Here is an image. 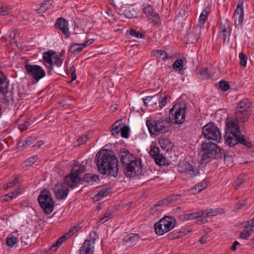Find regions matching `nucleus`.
<instances>
[{
	"mask_svg": "<svg viewBox=\"0 0 254 254\" xmlns=\"http://www.w3.org/2000/svg\"><path fill=\"white\" fill-rule=\"evenodd\" d=\"M95 162L101 174L115 177L118 175V160L111 151L103 149L99 151L96 155Z\"/></svg>",
	"mask_w": 254,
	"mask_h": 254,
	"instance_id": "f257e3e1",
	"label": "nucleus"
},
{
	"mask_svg": "<svg viewBox=\"0 0 254 254\" xmlns=\"http://www.w3.org/2000/svg\"><path fill=\"white\" fill-rule=\"evenodd\" d=\"M239 121L231 117L228 118L226 121L227 131L225 137V143L233 146L241 143L248 148L252 146V143L244 137L240 130L238 124Z\"/></svg>",
	"mask_w": 254,
	"mask_h": 254,
	"instance_id": "f03ea898",
	"label": "nucleus"
},
{
	"mask_svg": "<svg viewBox=\"0 0 254 254\" xmlns=\"http://www.w3.org/2000/svg\"><path fill=\"white\" fill-rule=\"evenodd\" d=\"M120 156L127 177H134L141 173L142 165L140 158H136L126 149L120 150Z\"/></svg>",
	"mask_w": 254,
	"mask_h": 254,
	"instance_id": "7ed1b4c3",
	"label": "nucleus"
},
{
	"mask_svg": "<svg viewBox=\"0 0 254 254\" xmlns=\"http://www.w3.org/2000/svg\"><path fill=\"white\" fill-rule=\"evenodd\" d=\"M200 149L202 152L201 163L209 161L210 159L218 158L221 157V149L216 143L210 141H205L201 143Z\"/></svg>",
	"mask_w": 254,
	"mask_h": 254,
	"instance_id": "20e7f679",
	"label": "nucleus"
},
{
	"mask_svg": "<svg viewBox=\"0 0 254 254\" xmlns=\"http://www.w3.org/2000/svg\"><path fill=\"white\" fill-rule=\"evenodd\" d=\"M146 124L150 134L155 135L168 132L170 127V122L166 118H160L158 120H147Z\"/></svg>",
	"mask_w": 254,
	"mask_h": 254,
	"instance_id": "39448f33",
	"label": "nucleus"
},
{
	"mask_svg": "<svg viewBox=\"0 0 254 254\" xmlns=\"http://www.w3.org/2000/svg\"><path fill=\"white\" fill-rule=\"evenodd\" d=\"M202 135L206 141H214L219 143L221 140V134L219 128L212 122L205 125L202 129Z\"/></svg>",
	"mask_w": 254,
	"mask_h": 254,
	"instance_id": "423d86ee",
	"label": "nucleus"
},
{
	"mask_svg": "<svg viewBox=\"0 0 254 254\" xmlns=\"http://www.w3.org/2000/svg\"><path fill=\"white\" fill-rule=\"evenodd\" d=\"M251 104L247 100L240 101L235 109V119L243 123L246 122L251 114Z\"/></svg>",
	"mask_w": 254,
	"mask_h": 254,
	"instance_id": "0eeeda50",
	"label": "nucleus"
},
{
	"mask_svg": "<svg viewBox=\"0 0 254 254\" xmlns=\"http://www.w3.org/2000/svg\"><path fill=\"white\" fill-rule=\"evenodd\" d=\"M38 202L46 214H50L54 208V202L50 192L47 190L41 191L38 197Z\"/></svg>",
	"mask_w": 254,
	"mask_h": 254,
	"instance_id": "6e6552de",
	"label": "nucleus"
},
{
	"mask_svg": "<svg viewBox=\"0 0 254 254\" xmlns=\"http://www.w3.org/2000/svg\"><path fill=\"white\" fill-rule=\"evenodd\" d=\"M176 224V219L170 216H165L154 225L155 231L157 235H163L173 229Z\"/></svg>",
	"mask_w": 254,
	"mask_h": 254,
	"instance_id": "1a4fd4ad",
	"label": "nucleus"
},
{
	"mask_svg": "<svg viewBox=\"0 0 254 254\" xmlns=\"http://www.w3.org/2000/svg\"><path fill=\"white\" fill-rule=\"evenodd\" d=\"M85 171V167L80 165L73 168L72 172L65 177V182L70 188L76 186L81 180L79 175Z\"/></svg>",
	"mask_w": 254,
	"mask_h": 254,
	"instance_id": "9d476101",
	"label": "nucleus"
},
{
	"mask_svg": "<svg viewBox=\"0 0 254 254\" xmlns=\"http://www.w3.org/2000/svg\"><path fill=\"white\" fill-rule=\"evenodd\" d=\"M186 105L181 103L179 105H175L170 110V113L173 116L174 115V120L176 124H182L185 120Z\"/></svg>",
	"mask_w": 254,
	"mask_h": 254,
	"instance_id": "9b49d317",
	"label": "nucleus"
},
{
	"mask_svg": "<svg viewBox=\"0 0 254 254\" xmlns=\"http://www.w3.org/2000/svg\"><path fill=\"white\" fill-rule=\"evenodd\" d=\"M25 67L27 74L36 81H38L45 76L44 70L39 65L31 64L26 62L25 64Z\"/></svg>",
	"mask_w": 254,
	"mask_h": 254,
	"instance_id": "f8f14e48",
	"label": "nucleus"
},
{
	"mask_svg": "<svg viewBox=\"0 0 254 254\" xmlns=\"http://www.w3.org/2000/svg\"><path fill=\"white\" fill-rule=\"evenodd\" d=\"M178 170L180 172L187 173L190 176H196L198 173L197 170L195 169L193 166L185 160L180 162Z\"/></svg>",
	"mask_w": 254,
	"mask_h": 254,
	"instance_id": "ddd939ff",
	"label": "nucleus"
},
{
	"mask_svg": "<svg viewBox=\"0 0 254 254\" xmlns=\"http://www.w3.org/2000/svg\"><path fill=\"white\" fill-rule=\"evenodd\" d=\"M68 185L65 182V183H61L60 184L57 185L53 189L54 192L55 196L58 199H63L68 195Z\"/></svg>",
	"mask_w": 254,
	"mask_h": 254,
	"instance_id": "4468645a",
	"label": "nucleus"
},
{
	"mask_svg": "<svg viewBox=\"0 0 254 254\" xmlns=\"http://www.w3.org/2000/svg\"><path fill=\"white\" fill-rule=\"evenodd\" d=\"M143 12L146 14L150 20H152L154 23L157 24L159 21L158 14L153 9L150 4H143L142 5Z\"/></svg>",
	"mask_w": 254,
	"mask_h": 254,
	"instance_id": "2eb2a0df",
	"label": "nucleus"
},
{
	"mask_svg": "<svg viewBox=\"0 0 254 254\" xmlns=\"http://www.w3.org/2000/svg\"><path fill=\"white\" fill-rule=\"evenodd\" d=\"M221 29L220 38H222L224 42H225L226 40L228 41L230 35L231 25L229 21L226 19L221 23Z\"/></svg>",
	"mask_w": 254,
	"mask_h": 254,
	"instance_id": "dca6fc26",
	"label": "nucleus"
},
{
	"mask_svg": "<svg viewBox=\"0 0 254 254\" xmlns=\"http://www.w3.org/2000/svg\"><path fill=\"white\" fill-rule=\"evenodd\" d=\"M55 26L60 29L63 34L64 35L65 38H68L70 35L68 27V23L65 19L62 17L58 18L55 24Z\"/></svg>",
	"mask_w": 254,
	"mask_h": 254,
	"instance_id": "f3484780",
	"label": "nucleus"
},
{
	"mask_svg": "<svg viewBox=\"0 0 254 254\" xmlns=\"http://www.w3.org/2000/svg\"><path fill=\"white\" fill-rule=\"evenodd\" d=\"M94 249V243L86 240L80 248L78 254H93Z\"/></svg>",
	"mask_w": 254,
	"mask_h": 254,
	"instance_id": "a211bd4d",
	"label": "nucleus"
},
{
	"mask_svg": "<svg viewBox=\"0 0 254 254\" xmlns=\"http://www.w3.org/2000/svg\"><path fill=\"white\" fill-rule=\"evenodd\" d=\"M9 81L3 73L0 70V94L4 95L7 93Z\"/></svg>",
	"mask_w": 254,
	"mask_h": 254,
	"instance_id": "6ab92c4d",
	"label": "nucleus"
},
{
	"mask_svg": "<svg viewBox=\"0 0 254 254\" xmlns=\"http://www.w3.org/2000/svg\"><path fill=\"white\" fill-rule=\"evenodd\" d=\"M234 19L236 25H242L244 18V10L243 8L238 5L235 9L234 12Z\"/></svg>",
	"mask_w": 254,
	"mask_h": 254,
	"instance_id": "aec40b11",
	"label": "nucleus"
},
{
	"mask_svg": "<svg viewBox=\"0 0 254 254\" xmlns=\"http://www.w3.org/2000/svg\"><path fill=\"white\" fill-rule=\"evenodd\" d=\"M141 239V237L138 234L130 233L126 235L124 238V241L126 243L132 244L137 242Z\"/></svg>",
	"mask_w": 254,
	"mask_h": 254,
	"instance_id": "412c9836",
	"label": "nucleus"
},
{
	"mask_svg": "<svg viewBox=\"0 0 254 254\" xmlns=\"http://www.w3.org/2000/svg\"><path fill=\"white\" fill-rule=\"evenodd\" d=\"M204 215V212L203 211L196 212L194 213H191L190 214H183L182 216H180L181 219L183 220H192L195 218H197L203 216Z\"/></svg>",
	"mask_w": 254,
	"mask_h": 254,
	"instance_id": "4be33fe9",
	"label": "nucleus"
},
{
	"mask_svg": "<svg viewBox=\"0 0 254 254\" xmlns=\"http://www.w3.org/2000/svg\"><path fill=\"white\" fill-rule=\"evenodd\" d=\"M199 29L198 28L193 29L191 33L187 35V38L188 41L190 43H194L196 42L199 38Z\"/></svg>",
	"mask_w": 254,
	"mask_h": 254,
	"instance_id": "5701e85b",
	"label": "nucleus"
},
{
	"mask_svg": "<svg viewBox=\"0 0 254 254\" xmlns=\"http://www.w3.org/2000/svg\"><path fill=\"white\" fill-rule=\"evenodd\" d=\"M54 55L55 53L52 51H49L43 53V60L45 62L47 63L50 65L51 68H52L54 66V61H53V58Z\"/></svg>",
	"mask_w": 254,
	"mask_h": 254,
	"instance_id": "b1692460",
	"label": "nucleus"
},
{
	"mask_svg": "<svg viewBox=\"0 0 254 254\" xmlns=\"http://www.w3.org/2000/svg\"><path fill=\"white\" fill-rule=\"evenodd\" d=\"M36 140L35 136H29L25 140L19 141L17 144L18 148H23L30 145Z\"/></svg>",
	"mask_w": 254,
	"mask_h": 254,
	"instance_id": "393cba45",
	"label": "nucleus"
},
{
	"mask_svg": "<svg viewBox=\"0 0 254 254\" xmlns=\"http://www.w3.org/2000/svg\"><path fill=\"white\" fill-rule=\"evenodd\" d=\"M159 143L162 148L167 150L171 148L173 146L171 140L167 138H161L159 140Z\"/></svg>",
	"mask_w": 254,
	"mask_h": 254,
	"instance_id": "a878e982",
	"label": "nucleus"
},
{
	"mask_svg": "<svg viewBox=\"0 0 254 254\" xmlns=\"http://www.w3.org/2000/svg\"><path fill=\"white\" fill-rule=\"evenodd\" d=\"M144 104L146 106L147 105V103H149L150 106H153L154 105H157L158 100H159V95H155L152 97H146L145 98L142 99Z\"/></svg>",
	"mask_w": 254,
	"mask_h": 254,
	"instance_id": "bb28decb",
	"label": "nucleus"
},
{
	"mask_svg": "<svg viewBox=\"0 0 254 254\" xmlns=\"http://www.w3.org/2000/svg\"><path fill=\"white\" fill-rule=\"evenodd\" d=\"M69 238L67 236V234L66 233L59 238L56 242L51 247V251L53 252H55L57 250V249L62 245V244L67 239V238Z\"/></svg>",
	"mask_w": 254,
	"mask_h": 254,
	"instance_id": "cd10ccee",
	"label": "nucleus"
},
{
	"mask_svg": "<svg viewBox=\"0 0 254 254\" xmlns=\"http://www.w3.org/2000/svg\"><path fill=\"white\" fill-rule=\"evenodd\" d=\"M207 187V184L206 182L203 181L199 183L197 186H195L191 190L192 193L195 194V193L199 192L204 190Z\"/></svg>",
	"mask_w": 254,
	"mask_h": 254,
	"instance_id": "c85d7f7f",
	"label": "nucleus"
},
{
	"mask_svg": "<svg viewBox=\"0 0 254 254\" xmlns=\"http://www.w3.org/2000/svg\"><path fill=\"white\" fill-rule=\"evenodd\" d=\"M83 48L82 44H73L71 45L69 51L71 53L76 54L81 51Z\"/></svg>",
	"mask_w": 254,
	"mask_h": 254,
	"instance_id": "c756f323",
	"label": "nucleus"
},
{
	"mask_svg": "<svg viewBox=\"0 0 254 254\" xmlns=\"http://www.w3.org/2000/svg\"><path fill=\"white\" fill-rule=\"evenodd\" d=\"M109 193V190L108 189H104L101 190L95 196V198L96 201L100 200L101 198H104L107 196Z\"/></svg>",
	"mask_w": 254,
	"mask_h": 254,
	"instance_id": "7c9ffc66",
	"label": "nucleus"
},
{
	"mask_svg": "<svg viewBox=\"0 0 254 254\" xmlns=\"http://www.w3.org/2000/svg\"><path fill=\"white\" fill-rule=\"evenodd\" d=\"M153 159L155 163L159 166H163L166 164V159L162 154H160Z\"/></svg>",
	"mask_w": 254,
	"mask_h": 254,
	"instance_id": "2f4dec72",
	"label": "nucleus"
},
{
	"mask_svg": "<svg viewBox=\"0 0 254 254\" xmlns=\"http://www.w3.org/2000/svg\"><path fill=\"white\" fill-rule=\"evenodd\" d=\"M181 197V194H173L168 197L166 200H164L163 203H172L175 202Z\"/></svg>",
	"mask_w": 254,
	"mask_h": 254,
	"instance_id": "473e14b6",
	"label": "nucleus"
},
{
	"mask_svg": "<svg viewBox=\"0 0 254 254\" xmlns=\"http://www.w3.org/2000/svg\"><path fill=\"white\" fill-rule=\"evenodd\" d=\"M112 218L113 215L112 212L108 210L104 213V215L100 218L99 223L103 224Z\"/></svg>",
	"mask_w": 254,
	"mask_h": 254,
	"instance_id": "72a5a7b5",
	"label": "nucleus"
},
{
	"mask_svg": "<svg viewBox=\"0 0 254 254\" xmlns=\"http://www.w3.org/2000/svg\"><path fill=\"white\" fill-rule=\"evenodd\" d=\"M120 125L118 123V122L117 121L114 126L112 129V134L116 137L118 136L120 133L121 127H120Z\"/></svg>",
	"mask_w": 254,
	"mask_h": 254,
	"instance_id": "f704fd0d",
	"label": "nucleus"
},
{
	"mask_svg": "<svg viewBox=\"0 0 254 254\" xmlns=\"http://www.w3.org/2000/svg\"><path fill=\"white\" fill-rule=\"evenodd\" d=\"M183 61L182 59L176 60L173 64V69L180 71L183 68Z\"/></svg>",
	"mask_w": 254,
	"mask_h": 254,
	"instance_id": "c9c22d12",
	"label": "nucleus"
},
{
	"mask_svg": "<svg viewBox=\"0 0 254 254\" xmlns=\"http://www.w3.org/2000/svg\"><path fill=\"white\" fill-rule=\"evenodd\" d=\"M85 179L87 182H90L91 183L97 182V181H99L98 177L96 175H93L92 174H88L86 175Z\"/></svg>",
	"mask_w": 254,
	"mask_h": 254,
	"instance_id": "e433bc0d",
	"label": "nucleus"
},
{
	"mask_svg": "<svg viewBox=\"0 0 254 254\" xmlns=\"http://www.w3.org/2000/svg\"><path fill=\"white\" fill-rule=\"evenodd\" d=\"M154 55L155 56L159 55L160 57H162V59L165 60L169 58L168 54L163 50H155L154 51Z\"/></svg>",
	"mask_w": 254,
	"mask_h": 254,
	"instance_id": "4c0bfd02",
	"label": "nucleus"
},
{
	"mask_svg": "<svg viewBox=\"0 0 254 254\" xmlns=\"http://www.w3.org/2000/svg\"><path fill=\"white\" fill-rule=\"evenodd\" d=\"M38 157L37 155H34L24 161L25 166H32L37 160Z\"/></svg>",
	"mask_w": 254,
	"mask_h": 254,
	"instance_id": "58836bf2",
	"label": "nucleus"
},
{
	"mask_svg": "<svg viewBox=\"0 0 254 254\" xmlns=\"http://www.w3.org/2000/svg\"><path fill=\"white\" fill-rule=\"evenodd\" d=\"M129 128L128 126H124L121 130V135L122 137L127 138L129 137Z\"/></svg>",
	"mask_w": 254,
	"mask_h": 254,
	"instance_id": "ea45409f",
	"label": "nucleus"
},
{
	"mask_svg": "<svg viewBox=\"0 0 254 254\" xmlns=\"http://www.w3.org/2000/svg\"><path fill=\"white\" fill-rule=\"evenodd\" d=\"M89 138V137L87 134H86L84 136H81L79 138H78L76 141L75 142V145L79 146L85 142H86L87 140Z\"/></svg>",
	"mask_w": 254,
	"mask_h": 254,
	"instance_id": "a19ab883",
	"label": "nucleus"
},
{
	"mask_svg": "<svg viewBox=\"0 0 254 254\" xmlns=\"http://www.w3.org/2000/svg\"><path fill=\"white\" fill-rule=\"evenodd\" d=\"M200 74L204 78H208L211 77L213 75L212 72L208 71V69L207 67H204L201 69L200 71Z\"/></svg>",
	"mask_w": 254,
	"mask_h": 254,
	"instance_id": "79ce46f5",
	"label": "nucleus"
},
{
	"mask_svg": "<svg viewBox=\"0 0 254 254\" xmlns=\"http://www.w3.org/2000/svg\"><path fill=\"white\" fill-rule=\"evenodd\" d=\"M159 151L160 149L158 147L152 145L151 146L150 154L153 157V158H154L155 157L160 154Z\"/></svg>",
	"mask_w": 254,
	"mask_h": 254,
	"instance_id": "37998d69",
	"label": "nucleus"
},
{
	"mask_svg": "<svg viewBox=\"0 0 254 254\" xmlns=\"http://www.w3.org/2000/svg\"><path fill=\"white\" fill-rule=\"evenodd\" d=\"M18 242L17 238L14 236L6 238V244L9 247H13Z\"/></svg>",
	"mask_w": 254,
	"mask_h": 254,
	"instance_id": "c03bdc74",
	"label": "nucleus"
},
{
	"mask_svg": "<svg viewBox=\"0 0 254 254\" xmlns=\"http://www.w3.org/2000/svg\"><path fill=\"white\" fill-rule=\"evenodd\" d=\"M207 15H208L207 11L206 9H203L202 10V11L201 12V13L199 17V23H200L202 24H203L206 21V19L207 17Z\"/></svg>",
	"mask_w": 254,
	"mask_h": 254,
	"instance_id": "a18cd8bd",
	"label": "nucleus"
},
{
	"mask_svg": "<svg viewBox=\"0 0 254 254\" xmlns=\"http://www.w3.org/2000/svg\"><path fill=\"white\" fill-rule=\"evenodd\" d=\"M239 58L240 59V64L243 66H246L248 60L247 56L244 53H241L239 54Z\"/></svg>",
	"mask_w": 254,
	"mask_h": 254,
	"instance_id": "49530a36",
	"label": "nucleus"
},
{
	"mask_svg": "<svg viewBox=\"0 0 254 254\" xmlns=\"http://www.w3.org/2000/svg\"><path fill=\"white\" fill-rule=\"evenodd\" d=\"M219 87L224 91H226L230 89V85L225 81L221 80L219 82Z\"/></svg>",
	"mask_w": 254,
	"mask_h": 254,
	"instance_id": "de8ad7c7",
	"label": "nucleus"
},
{
	"mask_svg": "<svg viewBox=\"0 0 254 254\" xmlns=\"http://www.w3.org/2000/svg\"><path fill=\"white\" fill-rule=\"evenodd\" d=\"M251 231L249 229V227H246V229L241 233L240 237L242 239H246L250 236Z\"/></svg>",
	"mask_w": 254,
	"mask_h": 254,
	"instance_id": "09e8293b",
	"label": "nucleus"
},
{
	"mask_svg": "<svg viewBox=\"0 0 254 254\" xmlns=\"http://www.w3.org/2000/svg\"><path fill=\"white\" fill-rule=\"evenodd\" d=\"M130 34L131 36L138 38H142L144 37V35L143 33L133 29L130 30Z\"/></svg>",
	"mask_w": 254,
	"mask_h": 254,
	"instance_id": "8fccbe9b",
	"label": "nucleus"
},
{
	"mask_svg": "<svg viewBox=\"0 0 254 254\" xmlns=\"http://www.w3.org/2000/svg\"><path fill=\"white\" fill-rule=\"evenodd\" d=\"M18 183L17 178H14L12 181H9L7 184L3 186V188L5 189L12 188L15 184Z\"/></svg>",
	"mask_w": 254,
	"mask_h": 254,
	"instance_id": "3c124183",
	"label": "nucleus"
},
{
	"mask_svg": "<svg viewBox=\"0 0 254 254\" xmlns=\"http://www.w3.org/2000/svg\"><path fill=\"white\" fill-rule=\"evenodd\" d=\"M204 212V215L206 217H209V216H215L218 213V210H217V209H210L207 210Z\"/></svg>",
	"mask_w": 254,
	"mask_h": 254,
	"instance_id": "603ef678",
	"label": "nucleus"
},
{
	"mask_svg": "<svg viewBox=\"0 0 254 254\" xmlns=\"http://www.w3.org/2000/svg\"><path fill=\"white\" fill-rule=\"evenodd\" d=\"M244 182V180L242 178L239 177L234 185L235 189H238L241 186V185L243 184Z\"/></svg>",
	"mask_w": 254,
	"mask_h": 254,
	"instance_id": "864d4df0",
	"label": "nucleus"
},
{
	"mask_svg": "<svg viewBox=\"0 0 254 254\" xmlns=\"http://www.w3.org/2000/svg\"><path fill=\"white\" fill-rule=\"evenodd\" d=\"M53 61H54V65H56L58 66H61L63 63V61L58 56H54Z\"/></svg>",
	"mask_w": 254,
	"mask_h": 254,
	"instance_id": "5fc2aeb1",
	"label": "nucleus"
},
{
	"mask_svg": "<svg viewBox=\"0 0 254 254\" xmlns=\"http://www.w3.org/2000/svg\"><path fill=\"white\" fill-rule=\"evenodd\" d=\"M224 160L227 166H232L233 161L232 158L231 156L225 155L224 157Z\"/></svg>",
	"mask_w": 254,
	"mask_h": 254,
	"instance_id": "6e6d98bb",
	"label": "nucleus"
},
{
	"mask_svg": "<svg viewBox=\"0 0 254 254\" xmlns=\"http://www.w3.org/2000/svg\"><path fill=\"white\" fill-rule=\"evenodd\" d=\"M167 101V98L166 96H164L161 99H160V96L159 95V100H158V102H159V106L160 108L164 107Z\"/></svg>",
	"mask_w": 254,
	"mask_h": 254,
	"instance_id": "4d7b16f0",
	"label": "nucleus"
},
{
	"mask_svg": "<svg viewBox=\"0 0 254 254\" xmlns=\"http://www.w3.org/2000/svg\"><path fill=\"white\" fill-rule=\"evenodd\" d=\"M9 13L8 9L4 6L0 5V14L2 15H6Z\"/></svg>",
	"mask_w": 254,
	"mask_h": 254,
	"instance_id": "13d9d810",
	"label": "nucleus"
},
{
	"mask_svg": "<svg viewBox=\"0 0 254 254\" xmlns=\"http://www.w3.org/2000/svg\"><path fill=\"white\" fill-rule=\"evenodd\" d=\"M77 227L73 226L67 233H66V234H67V236L69 237L70 236L73 235L76 232H77Z\"/></svg>",
	"mask_w": 254,
	"mask_h": 254,
	"instance_id": "bf43d9fd",
	"label": "nucleus"
},
{
	"mask_svg": "<svg viewBox=\"0 0 254 254\" xmlns=\"http://www.w3.org/2000/svg\"><path fill=\"white\" fill-rule=\"evenodd\" d=\"M18 194V192L17 191H12L8 194H6L4 195V197H7L9 199H12L15 197Z\"/></svg>",
	"mask_w": 254,
	"mask_h": 254,
	"instance_id": "052dcab7",
	"label": "nucleus"
},
{
	"mask_svg": "<svg viewBox=\"0 0 254 254\" xmlns=\"http://www.w3.org/2000/svg\"><path fill=\"white\" fill-rule=\"evenodd\" d=\"M29 125H30L29 122L28 121H26V122H24V123L23 124L19 125V128L21 130L23 131V130H24L26 129H27L28 127L29 126Z\"/></svg>",
	"mask_w": 254,
	"mask_h": 254,
	"instance_id": "680f3d73",
	"label": "nucleus"
},
{
	"mask_svg": "<svg viewBox=\"0 0 254 254\" xmlns=\"http://www.w3.org/2000/svg\"><path fill=\"white\" fill-rule=\"evenodd\" d=\"M50 7L49 4H47L46 3H43L40 8L38 9L39 12H42V11H45L47 9H48Z\"/></svg>",
	"mask_w": 254,
	"mask_h": 254,
	"instance_id": "e2e57ef3",
	"label": "nucleus"
},
{
	"mask_svg": "<svg viewBox=\"0 0 254 254\" xmlns=\"http://www.w3.org/2000/svg\"><path fill=\"white\" fill-rule=\"evenodd\" d=\"M187 234L185 233V232H182V231H179V232H177L176 233H175L174 235V238H180V237H181L182 236H183L184 235H186Z\"/></svg>",
	"mask_w": 254,
	"mask_h": 254,
	"instance_id": "0e129e2a",
	"label": "nucleus"
},
{
	"mask_svg": "<svg viewBox=\"0 0 254 254\" xmlns=\"http://www.w3.org/2000/svg\"><path fill=\"white\" fill-rule=\"evenodd\" d=\"M245 205V203L244 202H239L237 204V205L235 207V209L236 210H239L241 209L244 205Z\"/></svg>",
	"mask_w": 254,
	"mask_h": 254,
	"instance_id": "69168bd1",
	"label": "nucleus"
},
{
	"mask_svg": "<svg viewBox=\"0 0 254 254\" xmlns=\"http://www.w3.org/2000/svg\"><path fill=\"white\" fill-rule=\"evenodd\" d=\"M248 226L247 227H249V229L250 230L252 231V227L254 226V219L253 218L251 220L248 222Z\"/></svg>",
	"mask_w": 254,
	"mask_h": 254,
	"instance_id": "338daca9",
	"label": "nucleus"
},
{
	"mask_svg": "<svg viewBox=\"0 0 254 254\" xmlns=\"http://www.w3.org/2000/svg\"><path fill=\"white\" fill-rule=\"evenodd\" d=\"M94 42V40L90 39L88 40L85 43L82 44L83 46H84V48H85L87 46H89L93 43Z\"/></svg>",
	"mask_w": 254,
	"mask_h": 254,
	"instance_id": "774afa93",
	"label": "nucleus"
}]
</instances>
